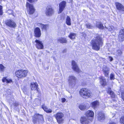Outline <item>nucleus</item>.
<instances>
[{
  "mask_svg": "<svg viewBox=\"0 0 124 124\" xmlns=\"http://www.w3.org/2000/svg\"><path fill=\"white\" fill-rule=\"evenodd\" d=\"M92 48L96 51H98L103 44L102 39L99 35H98L92 40L91 41Z\"/></svg>",
  "mask_w": 124,
  "mask_h": 124,
  "instance_id": "nucleus-1",
  "label": "nucleus"
},
{
  "mask_svg": "<svg viewBox=\"0 0 124 124\" xmlns=\"http://www.w3.org/2000/svg\"><path fill=\"white\" fill-rule=\"evenodd\" d=\"M28 71L27 70H18L15 72V75L18 79L23 78L27 76Z\"/></svg>",
  "mask_w": 124,
  "mask_h": 124,
  "instance_id": "nucleus-2",
  "label": "nucleus"
},
{
  "mask_svg": "<svg viewBox=\"0 0 124 124\" xmlns=\"http://www.w3.org/2000/svg\"><path fill=\"white\" fill-rule=\"evenodd\" d=\"M80 94L82 97L85 98H88L91 96L92 94L89 90L85 88H83L80 90Z\"/></svg>",
  "mask_w": 124,
  "mask_h": 124,
  "instance_id": "nucleus-3",
  "label": "nucleus"
},
{
  "mask_svg": "<svg viewBox=\"0 0 124 124\" xmlns=\"http://www.w3.org/2000/svg\"><path fill=\"white\" fill-rule=\"evenodd\" d=\"M33 122L35 124L37 122L39 123H42L44 122L43 116L42 115H39V114H36L32 117Z\"/></svg>",
  "mask_w": 124,
  "mask_h": 124,
  "instance_id": "nucleus-4",
  "label": "nucleus"
},
{
  "mask_svg": "<svg viewBox=\"0 0 124 124\" xmlns=\"http://www.w3.org/2000/svg\"><path fill=\"white\" fill-rule=\"evenodd\" d=\"M54 116L56 118L57 122L59 124H62L64 121V115L62 113L58 112L54 115Z\"/></svg>",
  "mask_w": 124,
  "mask_h": 124,
  "instance_id": "nucleus-5",
  "label": "nucleus"
},
{
  "mask_svg": "<svg viewBox=\"0 0 124 124\" xmlns=\"http://www.w3.org/2000/svg\"><path fill=\"white\" fill-rule=\"evenodd\" d=\"M68 80L69 85L72 87H74L76 84L77 78L73 75H70L68 77Z\"/></svg>",
  "mask_w": 124,
  "mask_h": 124,
  "instance_id": "nucleus-6",
  "label": "nucleus"
},
{
  "mask_svg": "<svg viewBox=\"0 0 124 124\" xmlns=\"http://www.w3.org/2000/svg\"><path fill=\"white\" fill-rule=\"evenodd\" d=\"M96 116L98 120L100 121H102L105 119V115L101 112H98L96 114Z\"/></svg>",
  "mask_w": 124,
  "mask_h": 124,
  "instance_id": "nucleus-7",
  "label": "nucleus"
},
{
  "mask_svg": "<svg viewBox=\"0 0 124 124\" xmlns=\"http://www.w3.org/2000/svg\"><path fill=\"white\" fill-rule=\"evenodd\" d=\"M35 42L36 43L35 45L36 46L38 49H41L43 48V44L42 41L36 39Z\"/></svg>",
  "mask_w": 124,
  "mask_h": 124,
  "instance_id": "nucleus-8",
  "label": "nucleus"
},
{
  "mask_svg": "<svg viewBox=\"0 0 124 124\" xmlns=\"http://www.w3.org/2000/svg\"><path fill=\"white\" fill-rule=\"evenodd\" d=\"M6 23L7 25L11 27L15 28L16 26V23L13 20H7Z\"/></svg>",
  "mask_w": 124,
  "mask_h": 124,
  "instance_id": "nucleus-9",
  "label": "nucleus"
},
{
  "mask_svg": "<svg viewBox=\"0 0 124 124\" xmlns=\"http://www.w3.org/2000/svg\"><path fill=\"white\" fill-rule=\"evenodd\" d=\"M26 6L27 9L29 10V13L30 14H33L34 11V9L32 5L30 4L28 2H27Z\"/></svg>",
  "mask_w": 124,
  "mask_h": 124,
  "instance_id": "nucleus-10",
  "label": "nucleus"
},
{
  "mask_svg": "<svg viewBox=\"0 0 124 124\" xmlns=\"http://www.w3.org/2000/svg\"><path fill=\"white\" fill-rule=\"evenodd\" d=\"M72 69L78 73L81 72V71L80 70L78 66L74 61H72Z\"/></svg>",
  "mask_w": 124,
  "mask_h": 124,
  "instance_id": "nucleus-11",
  "label": "nucleus"
},
{
  "mask_svg": "<svg viewBox=\"0 0 124 124\" xmlns=\"http://www.w3.org/2000/svg\"><path fill=\"white\" fill-rule=\"evenodd\" d=\"M35 36L37 38H39L41 35V33L40 29L38 27H36L34 31Z\"/></svg>",
  "mask_w": 124,
  "mask_h": 124,
  "instance_id": "nucleus-12",
  "label": "nucleus"
},
{
  "mask_svg": "<svg viewBox=\"0 0 124 124\" xmlns=\"http://www.w3.org/2000/svg\"><path fill=\"white\" fill-rule=\"evenodd\" d=\"M66 2L65 1H63L61 2L59 4V13H60L63 11L65 7Z\"/></svg>",
  "mask_w": 124,
  "mask_h": 124,
  "instance_id": "nucleus-13",
  "label": "nucleus"
},
{
  "mask_svg": "<svg viewBox=\"0 0 124 124\" xmlns=\"http://www.w3.org/2000/svg\"><path fill=\"white\" fill-rule=\"evenodd\" d=\"M118 38L120 41H123L124 39V29L121 30L118 36Z\"/></svg>",
  "mask_w": 124,
  "mask_h": 124,
  "instance_id": "nucleus-14",
  "label": "nucleus"
},
{
  "mask_svg": "<svg viewBox=\"0 0 124 124\" xmlns=\"http://www.w3.org/2000/svg\"><path fill=\"white\" fill-rule=\"evenodd\" d=\"M81 123L82 124H88L89 121L88 117H82L80 119Z\"/></svg>",
  "mask_w": 124,
  "mask_h": 124,
  "instance_id": "nucleus-15",
  "label": "nucleus"
},
{
  "mask_svg": "<svg viewBox=\"0 0 124 124\" xmlns=\"http://www.w3.org/2000/svg\"><path fill=\"white\" fill-rule=\"evenodd\" d=\"M38 26L41 28L43 30L46 31L49 28V25L48 24L44 25L41 23H39L38 24Z\"/></svg>",
  "mask_w": 124,
  "mask_h": 124,
  "instance_id": "nucleus-16",
  "label": "nucleus"
},
{
  "mask_svg": "<svg viewBox=\"0 0 124 124\" xmlns=\"http://www.w3.org/2000/svg\"><path fill=\"white\" fill-rule=\"evenodd\" d=\"M100 82L101 85L104 86L106 85V81L104 77L102 76H101L99 78Z\"/></svg>",
  "mask_w": 124,
  "mask_h": 124,
  "instance_id": "nucleus-17",
  "label": "nucleus"
},
{
  "mask_svg": "<svg viewBox=\"0 0 124 124\" xmlns=\"http://www.w3.org/2000/svg\"><path fill=\"white\" fill-rule=\"evenodd\" d=\"M116 7L117 9L124 11V7L121 4L119 3H116Z\"/></svg>",
  "mask_w": 124,
  "mask_h": 124,
  "instance_id": "nucleus-18",
  "label": "nucleus"
},
{
  "mask_svg": "<svg viewBox=\"0 0 124 124\" xmlns=\"http://www.w3.org/2000/svg\"><path fill=\"white\" fill-rule=\"evenodd\" d=\"M54 11L52 8H49L47 9L46 12V15L47 16H51L53 14Z\"/></svg>",
  "mask_w": 124,
  "mask_h": 124,
  "instance_id": "nucleus-19",
  "label": "nucleus"
},
{
  "mask_svg": "<svg viewBox=\"0 0 124 124\" xmlns=\"http://www.w3.org/2000/svg\"><path fill=\"white\" fill-rule=\"evenodd\" d=\"M38 85L37 83H31V87L32 90H38Z\"/></svg>",
  "mask_w": 124,
  "mask_h": 124,
  "instance_id": "nucleus-20",
  "label": "nucleus"
},
{
  "mask_svg": "<svg viewBox=\"0 0 124 124\" xmlns=\"http://www.w3.org/2000/svg\"><path fill=\"white\" fill-rule=\"evenodd\" d=\"M109 70V68L108 67H106L104 68L103 71L105 77H108Z\"/></svg>",
  "mask_w": 124,
  "mask_h": 124,
  "instance_id": "nucleus-21",
  "label": "nucleus"
},
{
  "mask_svg": "<svg viewBox=\"0 0 124 124\" xmlns=\"http://www.w3.org/2000/svg\"><path fill=\"white\" fill-rule=\"evenodd\" d=\"M42 108L47 113H51L52 112L51 109L49 108H48L47 106L45 105H43L42 106Z\"/></svg>",
  "mask_w": 124,
  "mask_h": 124,
  "instance_id": "nucleus-22",
  "label": "nucleus"
},
{
  "mask_svg": "<svg viewBox=\"0 0 124 124\" xmlns=\"http://www.w3.org/2000/svg\"><path fill=\"white\" fill-rule=\"evenodd\" d=\"M99 102L97 101H94L91 103L92 107L94 109L97 107L99 105Z\"/></svg>",
  "mask_w": 124,
  "mask_h": 124,
  "instance_id": "nucleus-23",
  "label": "nucleus"
},
{
  "mask_svg": "<svg viewBox=\"0 0 124 124\" xmlns=\"http://www.w3.org/2000/svg\"><path fill=\"white\" fill-rule=\"evenodd\" d=\"M79 108L81 110H84L88 108L85 105L81 104L79 105Z\"/></svg>",
  "mask_w": 124,
  "mask_h": 124,
  "instance_id": "nucleus-24",
  "label": "nucleus"
},
{
  "mask_svg": "<svg viewBox=\"0 0 124 124\" xmlns=\"http://www.w3.org/2000/svg\"><path fill=\"white\" fill-rule=\"evenodd\" d=\"M58 42L62 43H66L67 41L66 38H61L57 40Z\"/></svg>",
  "mask_w": 124,
  "mask_h": 124,
  "instance_id": "nucleus-25",
  "label": "nucleus"
},
{
  "mask_svg": "<svg viewBox=\"0 0 124 124\" xmlns=\"http://www.w3.org/2000/svg\"><path fill=\"white\" fill-rule=\"evenodd\" d=\"M86 115L87 116L92 117L94 115L93 112L91 110H88L86 112Z\"/></svg>",
  "mask_w": 124,
  "mask_h": 124,
  "instance_id": "nucleus-26",
  "label": "nucleus"
},
{
  "mask_svg": "<svg viewBox=\"0 0 124 124\" xmlns=\"http://www.w3.org/2000/svg\"><path fill=\"white\" fill-rule=\"evenodd\" d=\"M2 81L3 82H6L7 83H10L12 82V80L7 79L6 78H3L2 79Z\"/></svg>",
  "mask_w": 124,
  "mask_h": 124,
  "instance_id": "nucleus-27",
  "label": "nucleus"
},
{
  "mask_svg": "<svg viewBox=\"0 0 124 124\" xmlns=\"http://www.w3.org/2000/svg\"><path fill=\"white\" fill-rule=\"evenodd\" d=\"M68 36L70 39H75L76 36V34L73 33H71Z\"/></svg>",
  "mask_w": 124,
  "mask_h": 124,
  "instance_id": "nucleus-28",
  "label": "nucleus"
},
{
  "mask_svg": "<svg viewBox=\"0 0 124 124\" xmlns=\"http://www.w3.org/2000/svg\"><path fill=\"white\" fill-rule=\"evenodd\" d=\"M96 26L101 29H103L104 28L102 24L101 23V22H98L96 24Z\"/></svg>",
  "mask_w": 124,
  "mask_h": 124,
  "instance_id": "nucleus-29",
  "label": "nucleus"
},
{
  "mask_svg": "<svg viewBox=\"0 0 124 124\" xmlns=\"http://www.w3.org/2000/svg\"><path fill=\"white\" fill-rule=\"evenodd\" d=\"M66 23L68 25H71V19L70 17L68 16H67L66 19Z\"/></svg>",
  "mask_w": 124,
  "mask_h": 124,
  "instance_id": "nucleus-30",
  "label": "nucleus"
},
{
  "mask_svg": "<svg viewBox=\"0 0 124 124\" xmlns=\"http://www.w3.org/2000/svg\"><path fill=\"white\" fill-rule=\"evenodd\" d=\"M108 93L112 97H115V94L114 92L111 91V88H108Z\"/></svg>",
  "mask_w": 124,
  "mask_h": 124,
  "instance_id": "nucleus-31",
  "label": "nucleus"
},
{
  "mask_svg": "<svg viewBox=\"0 0 124 124\" xmlns=\"http://www.w3.org/2000/svg\"><path fill=\"white\" fill-rule=\"evenodd\" d=\"M122 52L120 50H118L116 51V52H115V54L117 56L120 55L122 54Z\"/></svg>",
  "mask_w": 124,
  "mask_h": 124,
  "instance_id": "nucleus-32",
  "label": "nucleus"
},
{
  "mask_svg": "<svg viewBox=\"0 0 124 124\" xmlns=\"http://www.w3.org/2000/svg\"><path fill=\"white\" fill-rule=\"evenodd\" d=\"M85 25L87 28L88 29H92L93 28V26L90 24L89 23L86 24Z\"/></svg>",
  "mask_w": 124,
  "mask_h": 124,
  "instance_id": "nucleus-33",
  "label": "nucleus"
},
{
  "mask_svg": "<svg viewBox=\"0 0 124 124\" xmlns=\"http://www.w3.org/2000/svg\"><path fill=\"white\" fill-rule=\"evenodd\" d=\"M120 121L121 124H124V116L121 117L120 119Z\"/></svg>",
  "mask_w": 124,
  "mask_h": 124,
  "instance_id": "nucleus-34",
  "label": "nucleus"
},
{
  "mask_svg": "<svg viewBox=\"0 0 124 124\" xmlns=\"http://www.w3.org/2000/svg\"><path fill=\"white\" fill-rule=\"evenodd\" d=\"M110 79L111 80H114L115 79V75L113 73L111 74L110 76Z\"/></svg>",
  "mask_w": 124,
  "mask_h": 124,
  "instance_id": "nucleus-35",
  "label": "nucleus"
},
{
  "mask_svg": "<svg viewBox=\"0 0 124 124\" xmlns=\"http://www.w3.org/2000/svg\"><path fill=\"white\" fill-rule=\"evenodd\" d=\"M5 67L2 64H0V71H3L4 70Z\"/></svg>",
  "mask_w": 124,
  "mask_h": 124,
  "instance_id": "nucleus-36",
  "label": "nucleus"
},
{
  "mask_svg": "<svg viewBox=\"0 0 124 124\" xmlns=\"http://www.w3.org/2000/svg\"><path fill=\"white\" fill-rule=\"evenodd\" d=\"M3 12L2 10V7L0 5V16L3 15Z\"/></svg>",
  "mask_w": 124,
  "mask_h": 124,
  "instance_id": "nucleus-37",
  "label": "nucleus"
},
{
  "mask_svg": "<svg viewBox=\"0 0 124 124\" xmlns=\"http://www.w3.org/2000/svg\"><path fill=\"white\" fill-rule=\"evenodd\" d=\"M108 30L110 31H112L113 30L114 28L113 26H110L108 28Z\"/></svg>",
  "mask_w": 124,
  "mask_h": 124,
  "instance_id": "nucleus-38",
  "label": "nucleus"
},
{
  "mask_svg": "<svg viewBox=\"0 0 124 124\" xmlns=\"http://www.w3.org/2000/svg\"><path fill=\"white\" fill-rule=\"evenodd\" d=\"M48 120L49 121H52L53 119V118L51 117H49L48 118Z\"/></svg>",
  "mask_w": 124,
  "mask_h": 124,
  "instance_id": "nucleus-39",
  "label": "nucleus"
},
{
  "mask_svg": "<svg viewBox=\"0 0 124 124\" xmlns=\"http://www.w3.org/2000/svg\"><path fill=\"white\" fill-rule=\"evenodd\" d=\"M29 2H30L32 3L36 1L37 0H27Z\"/></svg>",
  "mask_w": 124,
  "mask_h": 124,
  "instance_id": "nucleus-40",
  "label": "nucleus"
},
{
  "mask_svg": "<svg viewBox=\"0 0 124 124\" xmlns=\"http://www.w3.org/2000/svg\"><path fill=\"white\" fill-rule=\"evenodd\" d=\"M62 102V103H64L66 101V99L65 98H62L61 99Z\"/></svg>",
  "mask_w": 124,
  "mask_h": 124,
  "instance_id": "nucleus-41",
  "label": "nucleus"
},
{
  "mask_svg": "<svg viewBox=\"0 0 124 124\" xmlns=\"http://www.w3.org/2000/svg\"><path fill=\"white\" fill-rule=\"evenodd\" d=\"M8 13H9V14H11L12 13V10H8Z\"/></svg>",
  "mask_w": 124,
  "mask_h": 124,
  "instance_id": "nucleus-42",
  "label": "nucleus"
},
{
  "mask_svg": "<svg viewBox=\"0 0 124 124\" xmlns=\"http://www.w3.org/2000/svg\"><path fill=\"white\" fill-rule=\"evenodd\" d=\"M122 97L124 101V93H122Z\"/></svg>",
  "mask_w": 124,
  "mask_h": 124,
  "instance_id": "nucleus-43",
  "label": "nucleus"
},
{
  "mask_svg": "<svg viewBox=\"0 0 124 124\" xmlns=\"http://www.w3.org/2000/svg\"><path fill=\"white\" fill-rule=\"evenodd\" d=\"M106 107V106H105V104H104L103 105V107H102V108H105Z\"/></svg>",
  "mask_w": 124,
  "mask_h": 124,
  "instance_id": "nucleus-44",
  "label": "nucleus"
},
{
  "mask_svg": "<svg viewBox=\"0 0 124 124\" xmlns=\"http://www.w3.org/2000/svg\"><path fill=\"white\" fill-rule=\"evenodd\" d=\"M109 58L110 61H112L113 60V58L111 57H109Z\"/></svg>",
  "mask_w": 124,
  "mask_h": 124,
  "instance_id": "nucleus-45",
  "label": "nucleus"
},
{
  "mask_svg": "<svg viewBox=\"0 0 124 124\" xmlns=\"http://www.w3.org/2000/svg\"><path fill=\"white\" fill-rule=\"evenodd\" d=\"M109 124H116V123L114 122H111L109 123Z\"/></svg>",
  "mask_w": 124,
  "mask_h": 124,
  "instance_id": "nucleus-46",
  "label": "nucleus"
},
{
  "mask_svg": "<svg viewBox=\"0 0 124 124\" xmlns=\"http://www.w3.org/2000/svg\"><path fill=\"white\" fill-rule=\"evenodd\" d=\"M2 0H0V3H1Z\"/></svg>",
  "mask_w": 124,
  "mask_h": 124,
  "instance_id": "nucleus-47",
  "label": "nucleus"
}]
</instances>
